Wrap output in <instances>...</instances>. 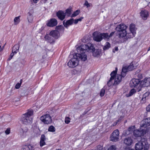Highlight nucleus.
<instances>
[{
	"label": "nucleus",
	"instance_id": "f257e3e1",
	"mask_svg": "<svg viewBox=\"0 0 150 150\" xmlns=\"http://www.w3.org/2000/svg\"><path fill=\"white\" fill-rule=\"evenodd\" d=\"M94 49L91 43L82 45L77 48L78 53L75 54L74 57L76 58L79 61L80 60L82 61H85L87 60V53L88 51H92Z\"/></svg>",
	"mask_w": 150,
	"mask_h": 150
},
{
	"label": "nucleus",
	"instance_id": "f03ea898",
	"mask_svg": "<svg viewBox=\"0 0 150 150\" xmlns=\"http://www.w3.org/2000/svg\"><path fill=\"white\" fill-rule=\"evenodd\" d=\"M33 114V111L32 109L28 110L27 112L23 114L21 117L20 120L22 123L26 125H31L33 121L32 116Z\"/></svg>",
	"mask_w": 150,
	"mask_h": 150
},
{
	"label": "nucleus",
	"instance_id": "7ed1b4c3",
	"mask_svg": "<svg viewBox=\"0 0 150 150\" xmlns=\"http://www.w3.org/2000/svg\"><path fill=\"white\" fill-rule=\"evenodd\" d=\"M127 69V66L123 67L121 75L117 74V76L116 77L114 83V85L118 84L121 81L122 77H124L125 75V73L129 71Z\"/></svg>",
	"mask_w": 150,
	"mask_h": 150
},
{
	"label": "nucleus",
	"instance_id": "20e7f679",
	"mask_svg": "<svg viewBox=\"0 0 150 150\" xmlns=\"http://www.w3.org/2000/svg\"><path fill=\"white\" fill-rule=\"evenodd\" d=\"M117 69V68H116L115 70L112 71L111 74V77L109 80L107 82V85L109 86H111L113 84V85L114 83L115 82V79L116 77L117 76V74L116 75Z\"/></svg>",
	"mask_w": 150,
	"mask_h": 150
},
{
	"label": "nucleus",
	"instance_id": "39448f33",
	"mask_svg": "<svg viewBox=\"0 0 150 150\" xmlns=\"http://www.w3.org/2000/svg\"><path fill=\"white\" fill-rule=\"evenodd\" d=\"M79 63V60L76 57H74V55L73 57L68 62L67 65L69 67L74 68L78 65Z\"/></svg>",
	"mask_w": 150,
	"mask_h": 150
},
{
	"label": "nucleus",
	"instance_id": "423d86ee",
	"mask_svg": "<svg viewBox=\"0 0 150 150\" xmlns=\"http://www.w3.org/2000/svg\"><path fill=\"white\" fill-rule=\"evenodd\" d=\"M31 139L37 137L38 134V127L36 122L33 125L30 132Z\"/></svg>",
	"mask_w": 150,
	"mask_h": 150
},
{
	"label": "nucleus",
	"instance_id": "0eeeda50",
	"mask_svg": "<svg viewBox=\"0 0 150 150\" xmlns=\"http://www.w3.org/2000/svg\"><path fill=\"white\" fill-rule=\"evenodd\" d=\"M28 130V127H26L23 128H21L20 130L19 134L22 139H26L28 138L27 133Z\"/></svg>",
	"mask_w": 150,
	"mask_h": 150
},
{
	"label": "nucleus",
	"instance_id": "6e6552de",
	"mask_svg": "<svg viewBox=\"0 0 150 150\" xmlns=\"http://www.w3.org/2000/svg\"><path fill=\"white\" fill-rule=\"evenodd\" d=\"M40 120L45 124H50L52 122L51 117L49 114H46L42 116L40 118Z\"/></svg>",
	"mask_w": 150,
	"mask_h": 150
},
{
	"label": "nucleus",
	"instance_id": "1a4fd4ad",
	"mask_svg": "<svg viewBox=\"0 0 150 150\" xmlns=\"http://www.w3.org/2000/svg\"><path fill=\"white\" fill-rule=\"evenodd\" d=\"M102 33L95 31L93 33L92 37L94 40L99 42H100L102 40Z\"/></svg>",
	"mask_w": 150,
	"mask_h": 150
},
{
	"label": "nucleus",
	"instance_id": "9d476101",
	"mask_svg": "<svg viewBox=\"0 0 150 150\" xmlns=\"http://www.w3.org/2000/svg\"><path fill=\"white\" fill-rule=\"evenodd\" d=\"M119 132L118 130H115L111 134L110 137V140L116 142L118 140L119 137Z\"/></svg>",
	"mask_w": 150,
	"mask_h": 150
},
{
	"label": "nucleus",
	"instance_id": "9b49d317",
	"mask_svg": "<svg viewBox=\"0 0 150 150\" xmlns=\"http://www.w3.org/2000/svg\"><path fill=\"white\" fill-rule=\"evenodd\" d=\"M150 125V117L144 119L141 122L140 127L146 128Z\"/></svg>",
	"mask_w": 150,
	"mask_h": 150
},
{
	"label": "nucleus",
	"instance_id": "f8f14e48",
	"mask_svg": "<svg viewBox=\"0 0 150 150\" xmlns=\"http://www.w3.org/2000/svg\"><path fill=\"white\" fill-rule=\"evenodd\" d=\"M150 85V78L145 79L140 82V86L141 87H148Z\"/></svg>",
	"mask_w": 150,
	"mask_h": 150
},
{
	"label": "nucleus",
	"instance_id": "ddd939ff",
	"mask_svg": "<svg viewBox=\"0 0 150 150\" xmlns=\"http://www.w3.org/2000/svg\"><path fill=\"white\" fill-rule=\"evenodd\" d=\"M146 134V131L143 129H141L140 130L137 129L134 130V135L136 137H141Z\"/></svg>",
	"mask_w": 150,
	"mask_h": 150
},
{
	"label": "nucleus",
	"instance_id": "4468645a",
	"mask_svg": "<svg viewBox=\"0 0 150 150\" xmlns=\"http://www.w3.org/2000/svg\"><path fill=\"white\" fill-rule=\"evenodd\" d=\"M127 26L124 24L118 25L115 28V30L117 32L126 31Z\"/></svg>",
	"mask_w": 150,
	"mask_h": 150
},
{
	"label": "nucleus",
	"instance_id": "2eb2a0df",
	"mask_svg": "<svg viewBox=\"0 0 150 150\" xmlns=\"http://www.w3.org/2000/svg\"><path fill=\"white\" fill-rule=\"evenodd\" d=\"M57 21L55 18H53L50 19L47 23L48 26L53 27L57 25Z\"/></svg>",
	"mask_w": 150,
	"mask_h": 150
},
{
	"label": "nucleus",
	"instance_id": "dca6fc26",
	"mask_svg": "<svg viewBox=\"0 0 150 150\" xmlns=\"http://www.w3.org/2000/svg\"><path fill=\"white\" fill-rule=\"evenodd\" d=\"M92 45L94 49L92 51H88L92 52L93 56L95 57H98L100 56L101 52V50L100 49H96V50L94 45L93 44H92Z\"/></svg>",
	"mask_w": 150,
	"mask_h": 150
},
{
	"label": "nucleus",
	"instance_id": "f3484780",
	"mask_svg": "<svg viewBox=\"0 0 150 150\" xmlns=\"http://www.w3.org/2000/svg\"><path fill=\"white\" fill-rule=\"evenodd\" d=\"M56 16L61 20H63L65 18V13L62 11H59L56 13Z\"/></svg>",
	"mask_w": 150,
	"mask_h": 150
},
{
	"label": "nucleus",
	"instance_id": "a211bd4d",
	"mask_svg": "<svg viewBox=\"0 0 150 150\" xmlns=\"http://www.w3.org/2000/svg\"><path fill=\"white\" fill-rule=\"evenodd\" d=\"M127 33L126 31L117 32V35L120 38L122 39L124 38L125 39Z\"/></svg>",
	"mask_w": 150,
	"mask_h": 150
},
{
	"label": "nucleus",
	"instance_id": "6ab92c4d",
	"mask_svg": "<svg viewBox=\"0 0 150 150\" xmlns=\"http://www.w3.org/2000/svg\"><path fill=\"white\" fill-rule=\"evenodd\" d=\"M140 82L139 79H133L130 81V84L132 87H135L139 84Z\"/></svg>",
	"mask_w": 150,
	"mask_h": 150
},
{
	"label": "nucleus",
	"instance_id": "aec40b11",
	"mask_svg": "<svg viewBox=\"0 0 150 150\" xmlns=\"http://www.w3.org/2000/svg\"><path fill=\"white\" fill-rule=\"evenodd\" d=\"M140 13L141 18L144 20H146L149 16L148 12L146 10L141 11Z\"/></svg>",
	"mask_w": 150,
	"mask_h": 150
},
{
	"label": "nucleus",
	"instance_id": "412c9836",
	"mask_svg": "<svg viewBox=\"0 0 150 150\" xmlns=\"http://www.w3.org/2000/svg\"><path fill=\"white\" fill-rule=\"evenodd\" d=\"M74 19H71L69 20H68L65 22V20L63 22V24L64 26L67 28L68 26L70 25H71L73 23Z\"/></svg>",
	"mask_w": 150,
	"mask_h": 150
},
{
	"label": "nucleus",
	"instance_id": "4be33fe9",
	"mask_svg": "<svg viewBox=\"0 0 150 150\" xmlns=\"http://www.w3.org/2000/svg\"><path fill=\"white\" fill-rule=\"evenodd\" d=\"M50 35L55 38H57L59 36V33L57 31L55 30L51 31L50 32Z\"/></svg>",
	"mask_w": 150,
	"mask_h": 150
},
{
	"label": "nucleus",
	"instance_id": "5701e85b",
	"mask_svg": "<svg viewBox=\"0 0 150 150\" xmlns=\"http://www.w3.org/2000/svg\"><path fill=\"white\" fill-rule=\"evenodd\" d=\"M144 146V144L143 143L139 142L135 144V149L136 150H142L143 149Z\"/></svg>",
	"mask_w": 150,
	"mask_h": 150
},
{
	"label": "nucleus",
	"instance_id": "b1692460",
	"mask_svg": "<svg viewBox=\"0 0 150 150\" xmlns=\"http://www.w3.org/2000/svg\"><path fill=\"white\" fill-rule=\"evenodd\" d=\"M124 143L127 146H130L132 143V140L130 137L126 138L124 139Z\"/></svg>",
	"mask_w": 150,
	"mask_h": 150
},
{
	"label": "nucleus",
	"instance_id": "393cba45",
	"mask_svg": "<svg viewBox=\"0 0 150 150\" xmlns=\"http://www.w3.org/2000/svg\"><path fill=\"white\" fill-rule=\"evenodd\" d=\"M33 146L28 144L23 145L22 146V150H33Z\"/></svg>",
	"mask_w": 150,
	"mask_h": 150
},
{
	"label": "nucleus",
	"instance_id": "a878e982",
	"mask_svg": "<svg viewBox=\"0 0 150 150\" xmlns=\"http://www.w3.org/2000/svg\"><path fill=\"white\" fill-rule=\"evenodd\" d=\"M64 27L61 25L56 26V30H57L59 33V34L60 33H62L64 32Z\"/></svg>",
	"mask_w": 150,
	"mask_h": 150
},
{
	"label": "nucleus",
	"instance_id": "bb28decb",
	"mask_svg": "<svg viewBox=\"0 0 150 150\" xmlns=\"http://www.w3.org/2000/svg\"><path fill=\"white\" fill-rule=\"evenodd\" d=\"M129 29L132 32V34L135 35L136 28L135 27V25L133 24H131L129 26Z\"/></svg>",
	"mask_w": 150,
	"mask_h": 150
},
{
	"label": "nucleus",
	"instance_id": "cd10ccee",
	"mask_svg": "<svg viewBox=\"0 0 150 150\" xmlns=\"http://www.w3.org/2000/svg\"><path fill=\"white\" fill-rule=\"evenodd\" d=\"M47 56V52L45 50H43L40 53L39 56V58L41 59L42 58L44 59Z\"/></svg>",
	"mask_w": 150,
	"mask_h": 150
},
{
	"label": "nucleus",
	"instance_id": "c85d7f7f",
	"mask_svg": "<svg viewBox=\"0 0 150 150\" xmlns=\"http://www.w3.org/2000/svg\"><path fill=\"white\" fill-rule=\"evenodd\" d=\"M19 48V45L16 44L12 48V52L14 53V54H16L18 51Z\"/></svg>",
	"mask_w": 150,
	"mask_h": 150
},
{
	"label": "nucleus",
	"instance_id": "c756f323",
	"mask_svg": "<svg viewBox=\"0 0 150 150\" xmlns=\"http://www.w3.org/2000/svg\"><path fill=\"white\" fill-rule=\"evenodd\" d=\"M51 36H49L48 35H46L45 36V38L47 41L51 43L54 42V40Z\"/></svg>",
	"mask_w": 150,
	"mask_h": 150
},
{
	"label": "nucleus",
	"instance_id": "7c9ffc66",
	"mask_svg": "<svg viewBox=\"0 0 150 150\" xmlns=\"http://www.w3.org/2000/svg\"><path fill=\"white\" fill-rule=\"evenodd\" d=\"M137 66H134V64L133 63V62H132L130 65L128 66L127 67L128 70L129 71H131L133 69H135L136 67Z\"/></svg>",
	"mask_w": 150,
	"mask_h": 150
},
{
	"label": "nucleus",
	"instance_id": "2f4dec72",
	"mask_svg": "<svg viewBox=\"0 0 150 150\" xmlns=\"http://www.w3.org/2000/svg\"><path fill=\"white\" fill-rule=\"evenodd\" d=\"M136 91L135 89H132L130 90L129 93L126 94V96L127 97H130L132 96L133 94L136 93Z\"/></svg>",
	"mask_w": 150,
	"mask_h": 150
},
{
	"label": "nucleus",
	"instance_id": "473e14b6",
	"mask_svg": "<svg viewBox=\"0 0 150 150\" xmlns=\"http://www.w3.org/2000/svg\"><path fill=\"white\" fill-rule=\"evenodd\" d=\"M149 95V92H146L145 93L143 96V97L141 100H142L144 101H145L146 99L148 98L147 97Z\"/></svg>",
	"mask_w": 150,
	"mask_h": 150
},
{
	"label": "nucleus",
	"instance_id": "72a5a7b5",
	"mask_svg": "<svg viewBox=\"0 0 150 150\" xmlns=\"http://www.w3.org/2000/svg\"><path fill=\"white\" fill-rule=\"evenodd\" d=\"M110 47V43L107 42H106L105 45L103 47V50H108Z\"/></svg>",
	"mask_w": 150,
	"mask_h": 150
},
{
	"label": "nucleus",
	"instance_id": "f704fd0d",
	"mask_svg": "<svg viewBox=\"0 0 150 150\" xmlns=\"http://www.w3.org/2000/svg\"><path fill=\"white\" fill-rule=\"evenodd\" d=\"M28 21L29 22H32L33 20V17L32 15L30 13H28Z\"/></svg>",
	"mask_w": 150,
	"mask_h": 150
},
{
	"label": "nucleus",
	"instance_id": "c9c22d12",
	"mask_svg": "<svg viewBox=\"0 0 150 150\" xmlns=\"http://www.w3.org/2000/svg\"><path fill=\"white\" fill-rule=\"evenodd\" d=\"M14 21L15 25L18 24L20 21V17L18 16L15 17L14 19Z\"/></svg>",
	"mask_w": 150,
	"mask_h": 150
},
{
	"label": "nucleus",
	"instance_id": "e433bc0d",
	"mask_svg": "<svg viewBox=\"0 0 150 150\" xmlns=\"http://www.w3.org/2000/svg\"><path fill=\"white\" fill-rule=\"evenodd\" d=\"M102 39H108L109 38V35L107 33H102Z\"/></svg>",
	"mask_w": 150,
	"mask_h": 150
},
{
	"label": "nucleus",
	"instance_id": "4c0bfd02",
	"mask_svg": "<svg viewBox=\"0 0 150 150\" xmlns=\"http://www.w3.org/2000/svg\"><path fill=\"white\" fill-rule=\"evenodd\" d=\"M72 10L71 8L67 9L66 10L65 15L66 14L68 16H69L71 14V12Z\"/></svg>",
	"mask_w": 150,
	"mask_h": 150
},
{
	"label": "nucleus",
	"instance_id": "58836bf2",
	"mask_svg": "<svg viewBox=\"0 0 150 150\" xmlns=\"http://www.w3.org/2000/svg\"><path fill=\"white\" fill-rule=\"evenodd\" d=\"M135 35L132 34V32L130 33L127 34L126 37V38L127 39L128 38H132Z\"/></svg>",
	"mask_w": 150,
	"mask_h": 150
},
{
	"label": "nucleus",
	"instance_id": "ea45409f",
	"mask_svg": "<svg viewBox=\"0 0 150 150\" xmlns=\"http://www.w3.org/2000/svg\"><path fill=\"white\" fill-rule=\"evenodd\" d=\"M80 11L79 10H76L72 14L71 16L72 17H74L77 16L80 13Z\"/></svg>",
	"mask_w": 150,
	"mask_h": 150
},
{
	"label": "nucleus",
	"instance_id": "a19ab883",
	"mask_svg": "<svg viewBox=\"0 0 150 150\" xmlns=\"http://www.w3.org/2000/svg\"><path fill=\"white\" fill-rule=\"evenodd\" d=\"M55 129L54 127L52 126H50L48 129L49 131L51 132H54L55 131Z\"/></svg>",
	"mask_w": 150,
	"mask_h": 150
},
{
	"label": "nucleus",
	"instance_id": "79ce46f5",
	"mask_svg": "<svg viewBox=\"0 0 150 150\" xmlns=\"http://www.w3.org/2000/svg\"><path fill=\"white\" fill-rule=\"evenodd\" d=\"M105 90L103 88H102L100 91V96L101 97L103 96L105 94Z\"/></svg>",
	"mask_w": 150,
	"mask_h": 150
},
{
	"label": "nucleus",
	"instance_id": "37998d69",
	"mask_svg": "<svg viewBox=\"0 0 150 150\" xmlns=\"http://www.w3.org/2000/svg\"><path fill=\"white\" fill-rule=\"evenodd\" d=\"M22 82V79H21L20 80V83H17L15 86V88L16 89L19 88L21 86V84Z\"/></svg>",
	"mask_w": 150,
	"mask_h": 150
},
{
	"label": "nucleus",
	"instance_id": "c03bdc74",
	"mask_svg": "<svg viewBox=\"0 0 150 150\" xmlns=\"http://www.w3.org/2000/svg\"><path fill=\"white\" fill-rule=\"evenodd\" d=\"M146 138H144V137H141V141L140 142L143 143L144 144H146Z\"/></svg>",
	"mask_w": 150,
	"mask_h": 150
},
{
	"label": "nucleus",
	"instance_id": "a18cd8bd",
	"mask_svg": "<svg viewBox=\"0 0 150 150\" xmlns=\"http://www.w3.org/2000/svg\"><path fill=\"white\" fill-rule=\"evenodd\" d=\"M65 122L66 123L68 124L70 122V119L68 117H66L65 119Z\"/></svg>",
	"mask_w": 150,
	"mask_h": 150
},
{
	"label": "nucleus",
	"instance_id": "49530a36",
	"mask_svg": "<svg viewBox=\"0 0 150 150\" xmlns=\"http://www.w3.org/2000/svg\"><path fill=\"white\" fill-rule=\"evenodd\" d=\"M116 148L114 145L111 146L108 149V150H116Z\"/></svg>",
	"mask_w": 150,
	"mask_h": 150
},
{
	"label": "nucleus",
	"instance_id": "de8ad7c7",
	"mask_svg": "<svg viewBox=\"0 0 150 150\" xmlns=\"http://www.w3.org/2000/svg\"><path fill=\"white\" fill-rule=\"evenodd\" d=\"M134 126H132L131 127H129L128 128V130L129 131V132H133L134 130Z\"/></svg>",
	"mask_w": 150,
	"mask_h": 150
},
{
	"label": "nucleus",
	"instance_id": "09e8293b",
	"mask_svg": "<svg viewBox=\"0 0 150 150\" xmlns=\"http://www.w3.org/2000/svg\"><path fill=\"white\" fill-rule=\"evenodd\" d=\"M45 144V142H44V141L43 140H41L40 142V145L41 146H42L44 145Z\"/></svg>",
	"mask_w": 150,
	"mask_h": 150
},
{
	"label": "nucleus",
	"instance_id": "8fccbe9b",
	"mask_svg": "<svg viewBox=\"0 0 150 150\" xmlns=\"http://www.w3.org/2000/svg\"><path fill=\"white\" fill-rule=\"evenodd\" d=\"M102 147L100 145L98 146L97 147V149L95 150H102Z\"/></svg>",
	"mask_w": 150,
	"mask_h": 150
},
{
	"label": "nucleus",
	"instance_id": "3c124183",
	"mask_svg": "<svg viewBox=\"0 0 150 150\" xmlns=\"http://www.w3.org/2000/svg\"><path fill=\"white\" fill-rule=\"evenodd\" d=\"M84 5L86 6H87V8H88V7L90 6V5L89 4L87 1H85V3L84 4Z\"/></svg>",
	"mask_w": 150,
	"mask_h": 150
},
{
	"label": "nucleus",
	"instance_id": "603ef678",
	"mask_svg": "<svg viewBox=\"0 0 150 150\" xmlns=\"http://www.w3.org/2000/svg\"><path fill=\"white\" fill-rule=\"evenodd\" d=\"M149 148V146L147 144H144V150H148Z\"/></svg>",
	"mask_w": 150,
	"mask_h": 150
},
{
	"label": "nucleus",
	"instance_id": "864d4df0",
	"mask_svg": "<svg viewBox=\"0 0 150 150\" xmlns=\"http://www.w3.org/2000/svg\"><path fill=\"white\" fill-rule=\"evenodd\" d=\"M45 136L44 134H42L41 135V140H43L45 141Z\"/></svg>",
	"mask_w": 150,
	"mask_h": 150
},
{
	"label": "nucleus",
	"instance_id": "5fc2aeb1",
	"mask_svg": "<svg viewBox=\"0 0 150 150\" xmlns=\"http://www.w3.org/2000/svg\"><path fill=\"white\" fill-rule=\"evenodd\" d=\"M5 133L6 134H9L10 132V129L9 128H8L5 131Z\"/></svg>",
	"mask_w": 150,
	"mask_h": 150
},
{
	"label": "nucleus",
	"instance_id": "6e6d98bb",
	"mask_svg": "<svg viewBox=\"0 0 150 150\" xmlns=\"http://www.w3.org/2000/svg\"><path fill=\"white\" fill-rule=\"evenodd\" d=\"M31 2L32 4H36L37 3L38 0H31Z\"/></svg>",
	"mask_w": 150,
	"mask_h": 150
},
{
	"label": "nucleus",
	"instance_id": "4d7b16f0",
	"mask_svg": "<svg viewBox=\"0 0 150 150\" xmlns=\"http://www.w3.org/2000/svg\"><path fill=\"white\" fill-rule=\"evenodd\" d=\"M146 110L148 112H150V104L147 107Z\"/></svg>",
	"mask_w": 150,
	"mask_h": 150
},
{
	"label": "nucleus",
	"instance_id": "13d9d810",
	"mask_svg": "<svg viewBox=\"0 0 150 150\" xmlns=\"http://www.w3.org/2000/svg\"><path fill=\"white\" fill-rule=\"evenodd\" d=\"M115 33V32H111L110 34L109 35V38L110 37H112V36H113V35Z\"/></svg>",
	"mask_w": 150,
	"mask_h": 150
},
{
	"label": "nucleus",
	"instance_id": "bf43d9fd",
	"mask_svg": "<svg viewBox=\"0 0 150 150\" xmlns=\"http://www.w3.org/2000/svg\"><path fill=\"white\" fill-rule=\"evenodd\" d=\"M78 22V20L77 19H75V20H74V21L73 23H74L75 24H76Z\"/></svg>",
	"mask_w": 150,
	"mask_h": 150
},
{
	"label": "nucleus",
	"instance_id": "052dcab7",
	"mask_svg": "<svg viewBox=\"0 0 150 150\" xmlns=\"http://www.w3.org/2000/svg\"><path fill=\"white\" fill-rule=\"evenodd\" d=\"M118 121H117V122H115V123H114L113 124V125H112V126H114L116 125H117V122Z\"/></svg>",
	"mask_w": 150,
	"mask_h": 150
},
{
	"label": "nucleus",
	"instance_id": "680f3d73",
	"mask_svg": "<svg viewBox=\"0 0 150 150\" xmlns=\"http://www.w3.org/2000/svg\"><path fill=\"white\" fill-rule=\"evenodd\" d=\"M83 18V17H81L80 18H79V19H78L77 20H78V21H81L82 20V19Z\"/></svg>",
	"mask_w": 150,
	"mask_h": 150
},
{
	"label": "nucleus",
	"instance_id": "e2e57ef3",
	"mask_svg": "<svg viewBox=\"0 0 150 150\" xmlns=\"http://www.w3.org/2000/svg\"><path fill=\"white\" fill-rule=\"evenodd\" d=\"M13 57H11V55L9 57L8 59V60H10Z\"/></svg>",
	"mask_w": 150,
	"mask_h": 150
},
{
	"label": "nucleus",
	"instance_id": "0e129e2a",
	"mask_svg": "<svg viewBox=\"0 0 150 150\" xmlns=\"http://www.w3.org/2000/svg\"><path fill=\"white\" fill-rule=\"evenodd\" d=\"M115 50L116 51H118V47H115Z\"/></svg>",
	"mask_w": 150,
	"mask_h": 150
},
{
	"label": "nucleus",
	"instance_id": "69168bd1",
	"mask_svg": "<svg viewBox=\"0 0 150 150\" xmlns=\"http://www.w3.org/2000/svg\"><path fill=\"white\" fill-rule=\"evenodd\" d=\"M125 150H134V149H129V148H126L125 149Z\"/></svg>",
	"mask_w": 150,
	"mask_h": 150
},
{
	"label": "nucleus",
	"instance_id": "338daca9",
	"mask_svg": "<svg viewBox=\"0 0 150 150\" xmlns=\"http://www.w3.org/2000/svg\"><path fill=\"white\" fill-rule=\"evenodd\" d=\"M14 54H14V53H13V52H12V53L10 55H11V57H13V55H14Z\"/></svg>",
	"mask_w": 150,
	"mask_h": 150
},
{
	"label": "nucleus",
	"instance_id": "774afa93",
	"mask_svg": "<svg viewBox=\"0 0 150 150\" xmlns=\"http://www.w3.org/2000/svg\"><path fill=\"white\" fill-rule=\"evenodd\" d=\"M43 66V65H41L40 64H39V68H40V69H42V67Z\"/></svg>",
	"mask_w": 150,
	"mask_h": 150
}]
</instances>
